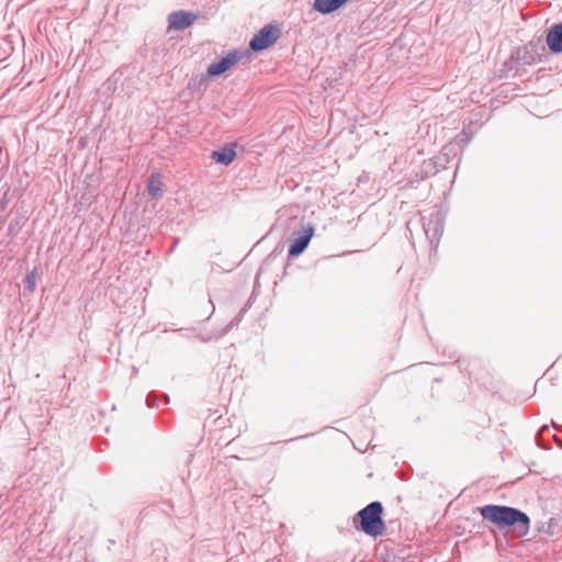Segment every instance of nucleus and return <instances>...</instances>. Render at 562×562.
<instances>
[{"instance_id": "f257e3e1", "label": "nucleus", "mask_w": 562, "mask_h": 562, "mask_svg": "<svg viewBox=\"0 0 562 562\" xmlns=\"http://www.w3.org/2000/svg\"><path fill=\"white\" fill-rule=\"evenodd\" d=\"M483 519L491 521L498 529L513 527L519 536H526L530 528L529 516L518 508L504 505H485L479 508Z\"/></svg>"}, {"instance_id": "f03ea898", "label": "nucleus", "mask_w": 562, "mask_h": 562, "mask_svg": "<svg viewBox=\"0 0 562 562\" xmlns=\"http://www.w3.org/2000/svg\"><path fill=\"white\" fill-rule=\"evenodd\" d=\"M383 506L380 502H371L364 508L359 510L353 518L357 529L371 537L381 536L385 530V524L382 519Z\"/></svg>"}, {"instance_id": "7ed1b4c3", "label": "nucleus", "mask_w": 562, "mask_h": 562, "mask_svg": "<svg viewBox=\"0 0 562 562\" xmlns=\"http://www.w3.org/2000/svg\"><path fill=\"white\" fill-rule=\"evenodd\" d=\"M420 222L425 236L429 240L430 246L434 247L435 245L436 247L443 232L442 214L439 211H434L429 214V216L422 217Z\"/></svg>"}, {"instance_id": "20e7f679", "label": "nucleus", "mask_w": 562, "mask_h": 562, "mask_svg": "<svg viewBox=\"0 0 562 562\" xmlns=\"http://www.w3.org/2000/svg\"><path fill=\"white\" fill-rule=\"evenodd\" d=\"M279 38V30L269 24L263 26L249 42V47L254 52H260L273 45Z\"/></svg>"}, {"instance_id": "39448f33", "label": "nucleus", "mask_w": 562, "mask_h": 562, "mask_svg": "<svg viewBox=\"0 0 562 562\" xmlns=\"http://www.w3.org/2000/svg\"><path fill=\"white\" fill-rule=\"evenodd\" d=\"M243 57L244 54L241 52L232 50L225 57L221 58L218 61L212 63L207 67V74L211 77L220 76L228 69H231L233 66H235Z\"/></svg>"}, {"instance_id": "423d86ee", "label": "nucleus", "mask_w": 562, "mask_h": 562, "mask_svg": "<svg viewBox=\"0 0 562 562\" xmlns=\"http://www.w3.org/2000/svg\"><path fill=\"white\" fill-rule=\"evenodd\" d=\"M196 15L184 10L173 11L168 15V29L175 31H182L191 26L195 21Z\"/></svg>"}, {"instance_id": "0eeeda50", "label": "nucleus", "mask_w": 562, "mask_h": 562, "mask_svg": "<svg viewBox=\"0 0 562 562\" xmlns=\"http://www.w3.org/2000/svg\"><path fill=\"white\" fill-rule=\"evenodd\" d=\"M539 49L544 52V46L541 45V43L538 42H529L526 46L522 47V49L518 50V59L524 65H533L541 60V54L539 53Z\"/></svg>"}, {"instance_id": "6e6552de", "label": "nucleus", "mask_w": 562, "mask_h": 562, "mask_svg": "<svg viewBox=\"0 0 562 562\" xmlns=\"http://www.w3.org/2000/svg\"><path fill=\"white\" fill-rule=\"evenodd\" d=\"M314 235L313 226L308 225L302 233L295 236L290 244L289 247V256L297 257L300 256L308 246L312 237Z\"/></svg>"}, {"instance_id": "1a4fd4ad", "label": "nucleus", "mask_w": 562, "mask_h": 562, "mask_svg": "<svg viewBox=\"0 0 562 562\" xmlns=\"http://www.w3.org/2000/svg\"><path fill=\"white\" fill-rule=\"evenodd\" d=\"M547 45L554 54L562 53V22L553 25L547 34Z\"/></svg>"}, {"instance_id": "9d476101", "label": "nucleus", "mask_w": 562, "mask_h": 562, "mask_svg": "<svg viewBox=\"0 0 562 562\" xmlns=\"http://www.w3.org/2000/svg\"><path fill=\"white\" fill-rule=\"evenodd\" d=\"M235 147H236L235 144H229L227 146H224L217 150L212 151L211 157L217 164L228 166L234 161V159L236 157Z\"/></svg>"}, {"instance_id": "9b49d317", "label": "nucleus", "mask_w": 562, "mask_h": 562, "mask_svg": "<svg viewBox=\"0 0 562 562\" xmlns=\"http://www.w3.org/2000/svg\"><path fill=\"white\" fill-rule=\"evenodd\" d=\"M162 177L159 173L150 176L147 184V191L150 198L160 199L162 196Z\"/></svg>"}, {"instance_id": "f8f14e48", "label": "nucleus", "mask_w": 562, "mask_h": 562, "mask_svg": "<svg viewBox=\"0 0 562 562\" xmlns=\"http://www.w3.org/2000/svg\"><path fill=\"white\" fill-rule=\"evenodd\" d=\"M341 4L338 0H314L313 9L322 14H328L338 10Z\"/></svg>"}, {"instance_id": "ddd939ff", "label": "nucleus", "mask_w": 562, "mask_h": 562, "mask_svg": "<svg viewBox=\"0 0 562 562\" xmlns=\"http://www.w3.org/2000/svg\"><path fill=\"white\" fill-rule=\"evenodd\" d=\"M341 4L338 0H314L313 9L322 14H328L338 10Z\"/></svg>"}, {"instance_id": "4468645a", "label": "nucleus", "mask_w": 562, "mask_h": 562, "mask_svg": "<svg viewBox=\"0 0 562 562\" xmlns=\"http://www.w3.org/2000/svg\"><path fill=\"white\" fill-rule=\"evenodd\" d=\"M24 283L30 292H33L35 290V285H36V271L35 270H33L26 274V277L24 279Z\"/></svg>"}, {"instance_id": "2eb2a0df", "label": "nucleus", "mask_w": 562, "mask_h": 562, "mask_svg": "<svg viewBox=\"0 0 562 562\" xmlns=\"http://www.w3.org/2000/svg\"><path fill=\"white\" fill-rule=\"evenodd\" d=\"M157 395L154 393H149L146 397V404L148 407H159V404H157Z\"/></svg>"}, {"instance_id": "dca6fc26", "label": "nucleus", "mask_w": 562, "mask_h": 562, "mask_svg": "<svg viewBox=\"0 0 562 562\" xmlns=\"http://www.w3.org/2000/svg\"><path fill=\"white\" fill-rule=\"evenodd\" d=\"M244 312H245V310L240 311L239 314L233 319L235 323V326H237L241 322Z\"/></svg>"}, {"instance_id": "f3484780", "label": "nucleus", "mask_w": 562, "mask_h": 562, "mask_svg": "<svg viewBox=\"0 0 562 562\" xmlns=\"http://www.w3.org/2000/svg\"><path fill=\"white\" fill-rule=\"evenodd\" d=\"M235 327V323L234 321H231L229 324L225 327V329L223 330V334H226L228 333L231 329H233Z\"/></svg>"}, {"instance_id": "a211bd4d", "label": "nucleus", "mask_w": 562, "mask_h": 562, "mask_svg": "<svg viewBox=\"0 0 562 562\" xmlns=\"http://www.w3.org/2000/svg\"><path fill=\"white\" fill-rule=\"evenodd\" d=\"M548 429H549L548 425H543V426L540 428V430H539V432H538V435H537V437H536V438H537V440L539 439V436H540L544 430H548Z\"/></svg>"}, {"instance_id": "6ab92c4d", "label": "nucleus", "mask_w": 562, "mask_h": 562, "mask_svg": "<svg viewBox=\"0 0 562 562\" xmlns=\"http://www.w3.org/2000/svg\"><path fill=\"white\" fill-rule=\"evenodd\" d=\"M164 401H165V404H168V403H169V397H168V395H164Z\"/></svg>"}, {"instance_id": "aec40b11", "label": "nucleus", "mask_w": 562, "mask_h": 562, "mask_svg": "<svg viewBox=\"0 0 562 562\" xmlns=\"http://www.w3.org/2000/svg\"><path fill=\"white\" fill-rule=\"evenodd\" d=\"M348 1H349V0H338V2L341 4V7H342L346 2H348Z\"/></svg>"}, {"instance_id": "412c9836", "label": "nucleus", "mask_w": 562, "mask_h": 562, "mask_svg": "<svg viewBox=\"0 0 562 562\" xmlns=\"http://www.w3.org/2000/svg\"><path fill=\"white\" fill-rule=\"evenodd\" d=\"M553 438L557 441V443L560 445V439L555 435L553 436Z\"/></svg>"}, {"instance_id": "4be33fe9", "label": "nucleus", "mask_w": 562, "mask_h": 562, "mask_svg": "<svg viewBox=\"0 0 562 562\" xmlns=\"http://www.w3.org/2000/svg\"><path fill=\"white\" fill-rule=\"evenodd\" d=\"M306 436H299L296 438H294L293 440H296V439H302V438H305Z\"/></svg>"}]
</instances>
